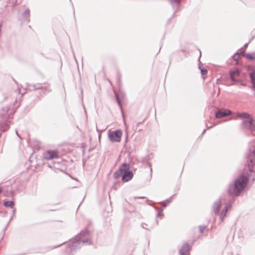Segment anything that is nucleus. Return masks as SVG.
I'll return each instance as SVG.
<instances>
[{"label":"nucleus","mask_w":255,"mask_h":255,"mask_svg":"<svg viewBox=\"0 0 255 255\" xmlns=\"http://www.w3.org/2000/svg\"><path fill=\"white\" fill-rule=\"evenodd\" d=\"M255 172V147L251 149L247 158V167L244 171V175L240 176L237 179L234 184L228 189V194L231 196H238L245 190L248 178Z\"/></svg>","instance_id":"f257e3e1"},{"label":"nucleus","mask_w":255,"mask_h":255,"mask_svg":"<svg viewBox=\"0 0 255 255\" xmlns=\"http://www.w3.org/2000/svg\"><path fill=\"white\" fill-rule=\"evenodd\" d=\"M236 118L242 120V126L251 131H255V121L251 116L247 113L237 112L235 114Z\"/></svg>","instance_id":"f03ea898"},{"label":"nucleus","mask_w":255,"mask_h":255,"mask_svg":"<svg viewBox=\"0 0 255 255\" xmlns=\"http://www.w3.org/2000/svg\"><path fill=\"white\" fill-rule=\"evenodd\" d=\"M222 206L221 200H219L215 203L213 205V210L216 214H219L221 218L223 219L226 216V213L228 210L227 206H225L222 210V212L220 213V209Z\"/></svg>","instance_id":"7ed1b4c3"},{"label":"nucleus","mask_w":255,"mask_h":255,"mask_svg":"<svg viewBox=\"0 0 255 255\" xmlns=\"http://www.w3.org/2000/svg\"><path fill=\"white\" fill-rule=\"evenodd\" d=\"M123 133L121 130H117L111 131L109 133V137L111 141L113 142H120Z\"/></svg>","instance_id":"20e7f679"},{"label":"nucleus","mask_w":255,"mask_h":255,"mask_svg":"<svg viewBox=\"0 0 255 255\" xmlns=\"http://www.w3.org/2000/svg\"><path fill=\"white\" fill-rule=\"evenodd\" d=\"M128 168H129L128 164H123L120 167L119 169L116 171L114 174V177L116 179H118L120 177L123 176L124 173L125 171V169H127Z\"/></svg>","instance_id":"39448f33"},{"label":"nucleus","mask_w":255,"mask_h":255,"mask_svg":"<svg viewBox=\"0 0 255 255\" xmlns=\"http://www.w3.org/2000/svg\"><path fill=\"white\" fill-rule=\"evenodd\" d=\"M45 158L47 160H51L58 157L57 150H50L46 151L44 154Z\"/></svg>","instance_id":"423d86ee"},{"label":"nucleus","mask_w":255,"mask_h":255,"mask_svg":"<svg viewBox=\"0 0 255 255\" xmlns=\"http://www.w3.org/2000/svg\"><path fill=\"white\" fill-rule=\"evenodd\" d=\"M133 177V173L129 170V168L125 169V171L122 177V180L123 182H128Z\"/></svg>","instance_id":"0eeeda50"},{"label":"nucleus","mask_w":255,"mask_h":255,"mask_svg":"<svg viewBox=\"0 0 255 255\" xmlns=\"http://www.w3.org/2000/svg\"><path fill=\"white\" fill-rule=\"evenodd\" d=\"M191 247L189 244L185 243L184 244L180 251V254L181 255H189L190 254Z\"/></svg>","instance_id":"6e6552de"},{"label":"nucleus","mask_w":255,"mask_h":255,"mask_svg":"<svg viewBox=\"0 0 255 255\" xmlns=\"http://www.w3.org/2000/svg\"><path fill=\"white\" fill-rule=\"evenodd\" d=\"M231 114V111L229 110H221L216 113V117L219 119L230 115Z\"/></svg>","instance_id":"1a4fd4ad"},{"label":"nucleus","mask_w":255,"mask_h":255,"mask_svg":"<svg viewBox=\"0 0 255 255\" xmlns=\"http://www.w3.org/2000/svg\"><path fill=\"white\" fill-rule=\"evenodd\" d=\"M239 74L240 72L238 70H234L230 72V77L233 81H236Z\"/></svg>","instance_id":"9d476101"},{"label":"nucleus","mask_w":255,"mask_h":255,"mask_svg":"<svg viewBox=\"0 0 255 255\" xmlns=\"http://www.w3.org/2000/svg\"><path fill=\"white\" fill-rule=\"evenodd\" d=\"M250 76L253 83V88L255 89V68L250 70Z\"/></svg>","instance_id":"9b49d317"},{"label":"nucleus","mask_w":255,"mask_h":255,"mask_svg":"<svg viewBox=\"0 0 255 255\" xmlns=\"http://www.w3.org/2000/svg\"><path fill=\"white\" fill-rule=\"evenodd\" d=\"M244 56L248 59L255 60L254 59L253 53H245V54H244Z\"/></svg>","instance_id":"f8f14e48"},{"label":"nucleus","mask_w":255,"mask_h":255,"mask_svg":"<svg viewBox=\"0 0 255 255\" xmlns=\"http://www.w3.org/2000/svg\"><path fill=\"white\" fill-rule=\"evenodd\" d=\"M4 205L6 207L12 208L14 205V203L13 201H6L4 203Z\"/></svg>","instance_id":"ddd939ff"},{"label":"nucleus","mask_w":255,"mask_h":255,"mask_svg":"<svg viewBox=\"0 0 255 255\" xmlns=\"http://www.w3.org/2000/svg\"><path fill=\"white\" fill-rule=\"evenodd\" d=\"M201 72L203 75H205L207 73V71L206 69H202Z\"/></svg>","instance_id":"4468645a"},{"label":"nucleus","mask_w":255,"mask_h":255,"mask_svg":"<svg viewBox=\"0 0 255 255\" xmlns=\"http://www.w3.org/2000/svg\"><path fill=\"white\" fill-rule=\"evenodd\" d=\"M171 3L177 2L178 3L180 1V0H169Z\"/></svg>","instance_id":"2eb2a0df"},{"label":"nucleus","mask_w":255,"mask_h":255,"mask_svg":"<svg viewBox=\"0 0 255 255\" xmlns=\"http://www.w3.org/2000/svg\"><path fill=\"white\" fill-rule=\"evenodd\" d=\"M254 54V59L255 60V52L253 53Z\"/></svg>","instance_id":"dca6fc26"},{"label":"nucleus","mask_w":255,"mask_h":255,"mask_svg":"<svg viewBox=\"0 0 255 255\" xmlns=\"http://www.w3.org/2000/svg\"><path fill=\"white\" fill-rule=\"evenodd\" d=\"M253 179V181H254V180H255L254 176V175L253 176V179Z\"/></svg>","instance_id":"f3484780"},{"label":"nucleus","mask_w":255,"mask_h":255,"mask_svg":"<svg viewBox=\"0 0 255 255\" xmlns=\"http://www.w3.org/2000/svg\"><path fill=\"white\" fill-rule=\"evenodd\" d=\"M2 192V190L0 189V193Z\"/></svg>","instance_id":"a211bd4d"}]
</instances>
